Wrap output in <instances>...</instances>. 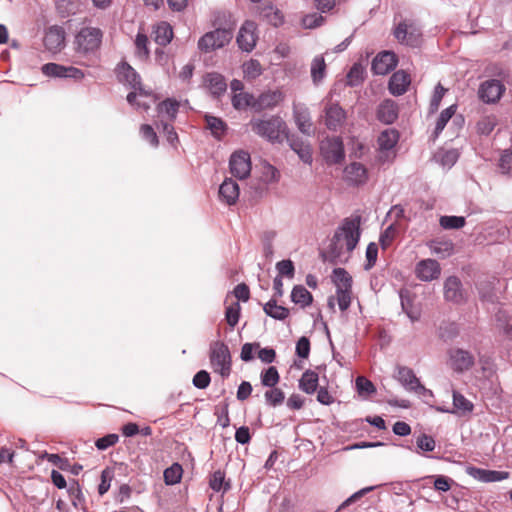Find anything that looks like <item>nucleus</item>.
I'll return each instance as SVG.
<instances>
[{
  "mask_svg": "<svg viewBox=\"0 0 512 512\" xmlns=\"http://www.w3.org/2000/svg\"><path fill=\"white\" fill-rule=\"evenodd\" d=\"M66 33L62 26L53 25L47 28L43 43L45 48L52 53L61 51L65 46Z\"/></svg>",
  "mask_w": 512,
  "mask_h": 512,
  "instance_id": "f3484780",
  "label": "nucleus"
},
{
  "mask_svg": "<svg viewBox=\"0 0 512 512\" xmlns=\"http://www.w3.org/2000/svg\"><path fill=\"white\" fill-rule=\"evenodd\" d=\"M497 125V118L494 115L482 117L477 123V131L482 135H489Z\"/></svg>",
  "mask_w": 512,
  "mask_h": 512,
  "instance_id": "37998d69",
  "label": "nucleus"
},
{
  "mask_svg": "<svg viewBox=\"0 0 512 512\" xmlns=\"http://www.w3.org/2000/svg\"><path fill=\"white\" fill-rule=\"evenodd\" d=\"M363 73L361 65L354 64L347 75L349 85H358L363 80Z\"/></svg>",
  "mask_w": 512,
  "mask_h": 512,
  "instance_id": "0e129e2a",
  "label": "nucleus"
},
{
  "mask_svg": "<svg viewBox=\"0 0 512 512\" xmlns=\"http://www.w3.org/2000/svg\"><path fill=\"white\" fill-rule=\"evenodd\" d=\"M431 250L434 254L439 255L441 257H448L453 252V244L451 242H433L431 245Z\"/></svg>",
  "mask_w": 512,
  "mask_h": 512,
  "instance_id": "5fc2aeb1",
  "label": "nucleus"
},
{
  "mask_svg": "<svg viewBox=\"0 0 512 512\" xmlns=\"http://www.w3.org/2000/svg\"><path fill=\"white\" fill-rule=\"evenodd\" d=\"M474 364L473 355L460 348H451L448 351V365L456 372L469 370Z\"/></svg>",
  "mask_w": 512,
  "mask_h": 512,
  "instance_id": "4468645a",
  "label": "nucleus"
},
{
  "mask_svg": "<svg viewBox=\"0 0 512 512\" xmlns=\"http://www.w3.org/2000/svg\"><path fill=\"white\" fill-rule=\"evenodd\" d=\"M326 75V63L324 57L318 55L311 62V78L315 85H318Z\"/></svg>",
  "mask_w": 512,
  "mask_h": 512,
  "instance_id": "c9c22d12",
  "label": "nucleus"
},
{
  "mask_svg": "<svg viewBox=\"0 0 512 512\" xmlns=\"http://www.w3.org/2000/svg\"><path fill=\"white\" fill-rule=\"evenodd\" d=\"M258 41V30L255 22L246 20L239 29L236 42L243 52H251Z\"/></svg>",
  "mask_w": 512,
  "mask_h": 512,
  "instance_id": "9b49d317",
  "label": "nucleus"
},
{
  "mask_svg": "<svg viewBox=\"0 0 512 512\" xmlns=\"http://www.w3.org/2000/svg\"><path fill=\"white\" fill-rule=\"evenodd\" d=\"M324 17L318 13L308 14L303 17L302 24L307 29H313L323 24Z\"/></svg>",
  "mask_w": 512,
  "mask_h": 512,
  "instance_id": "e2e57ef3",
  "label": "nucleus"
},
{
  "mask_svg": "<svg viewBox=\"0 0 512 512\" xmlns=\"http://www.w3.org/2000/svg\"><path fill=\"white\" fill-rule=\"evenodd\" d=\"M320 151L329 165L339 164L345 158L344 145L340 137H328L322 140Z\"/></svg>",
  "mask_w": 512,
  "mask_h": 512,
  "instance_id": "6e6552de",
  "label": "nucleus"
},
{
  "mask_svg": "<svg viewBox=\"0 0 512 512\" xmlns=\"http://www.w3.org/2000/svg\"><path fill=\"white\" fill-rule=\"evenodd\" d=\"M397 65V58L393 52L384 51L379 53L372 62V70L375 74L386 75Z\"/></svg>",
  "mask_w": 512,
  "mask_h": 512,
  "instance_id": "412c9836",
  "label": "nucleus"
},
{
  "mask_svg": "<svg viewBox=\"0 0 512 512\" xmlns=\"http://www.w3.org/2000/svg\"><path fill=\"white\" fill-rule=\"evenodd\" d=\"M499 167L503 173L512 174V152L504 151L500 157Z\"/></svg>",
  "mask_w": 512,
  "mask_h": 512,
  "instance_id": "774afa93",
  "label": "nucleus"
},
{
  "mask_svg": "<svg viewBox=\"0 0 512 512\" xmlns=\"http://www.w3.org/2000/svg\"><path fill=\"white\" fill-rule=\"evenodd\" d=\"M318 381V374L315 371L307 370L299 380V388L307 394H313L317 390Z\"/></svg>",
  "mask_w": 512,
  "mask_h": 512,
  "instance_id": "473e14b6",
  "label": "nucleus"
},
{
  "mask_svg": "<svg viewBox=\"0 0 512 512\" xmlns=\"http://www.w3.org/2000/svg\"><path fill=\"white\" fill-rule=\"evenodd\" d=\"M346 111L339 103L328 101L324 106V124L331 131H338L346 122Z\"/></svg>",
  "mask_w": 512,
  "mask_h": 512,
  "instance_id": "9d476101",
  "label": "nucleus"
},
{
  "mask_svg": "<svg viewBox=\"0 0 512 512\" xmlns=\"http://www.w3.org/2000/svg\"><path fill=\"white\" fill-rule=\"evenodd\" d=\"M113 478V472L110 469H104L101 473V482L98 486V492L100 495H104L110 488L111 481Z\"/></svg>",
  "mask_w": 512,
  "mask_h": 512,
  "instance_id": "338daca9",
  "label": "nucleus"
},
{
  "mask_svg": "<svg viewBox=\"0 0 512 512\" xmlns=\"http://www.w3.org/2000/svg\"><path fill=\"white\" fill-rule=\"evenodd\" d=\"M378 256V246L371 242L366 248V264L364 266L365 270H370L376 263Z\"/></svg>",
  "mask_w": 512,
  "mask_h": 512,
  "instance_id": "680f3d73",
  "label": "nucleus"
},
{
  "mask_svg": "<svg viewBox=\"0 0 512 512\" xmlns=\"http://www.w3.org/2000/svg\"><path fill=\"white\" fill-rule=\"evenodd\" d=\"M356 388L359 395L362 396L371 395L376 391L374 384L363 376H358L356 378Z\"/></svg>",
  "mask_w": 512,
  "mask_h": 512,
  "instance_id": "603ef678",
  "label": "nucleus"
},
{
  "mask_svg": "<svg viewBox=\"0 0 512 512\" xmlns=\"http://www.w3.org/2000/svg\"><path fill=\"white\" fill-rule=\"evenodd\" d=\"M249 126L256 135L271 143H282L288 138L287 124L278 115L269 118H253Z\"/></svg>",
  "mask_w": 512,
  "mask_h": 512,
  "instance_id": "7ed1b4c3",
  "label": "nucleus"
},
{
  "mask_svg": "<svg viewBox=\"0 0 512 512\" xmlns=\"http://www.w3.org/2000/svg\"><path fill=\"white\" fill-rule=\"evenodd\" d=\"M117 75L119 81L129 85L133 91L127 95V101L130 105L148 110L155 101L151 92L146 91L140 82L137 72L127 63L118 66Z\"/></svg>",
  "mask_w": 512,
  "mask_h": 512,
  "instance_id": "f03ea898",
  "label": "nucleus"
},
{
  "mask_svg": "<svg viewBox=\"0 0 512 512\" xmlns=\"http://www.w3.org/2000/svg\"><path fill=\"white\" fill-rule=\"evenodd\" d=\"M331 278L336 290H352V277L344 268H335Z\"/></svg>",
  "mask_w": 512,
  "mask_h": 512,
  "instance_id": "7c9ffc66",
  "label": "nucleus"
},
{
  "mask_svg": "<svg viewBox=\"0 0 512 512\" xmlns=\"http://www.w3.org/2000/svg\"><path fill=\"white\" fill-rule=\"evenodd\" d=\"M352 299V290H336V300L341 311H346Z\"/></svg>",
  "mask_w": 512,
  "mask_h": 512,
  "instance_id": "052dcab7",
  "label": "nucleus"
},
{
  "mask_svg": "<svg viewBox=\"0 0 512 512\" xmlns=\"http://www.w3.org/2000/svg\"><path fill=\"white\" fill-rule=\"evenodd\" d=\"M211 381L210 375L207 371L201 370L193 377V385L198 389H205L209 386Z\"/></svg>",
  "mask_w": 512,
  "mask_h": 512,
  "instance_id": "69168bd1",
  "label": "nucleus"
},
{
  "mask_svg": "<svg viewBox=\"0 0 512 512\" xmlns=\"http://www.w3.org/2000/svg\"><path fill=\"white\" fill-rule=\"evenodd\" d=\"M240 194L238 184L232 178H226L219 187V198L227 205H234Z\"/></svg>",
  "mask_w": 512,
  "mask_h": 512,
  "instance_id": "a878e982",
  "label": "nucleus"
},
{
  "mask_svg": "<svg viewBox=\"0 0 512 512\" xmlns=\"http://www.w3.org/2000/svg\"><path fill=\"white\" fill-rule=\"evenodd\" d=\"M276 269L279 273L278 276L282 278V276H285L287 278L292 279L294 277V264L291 260H281L276 264Z\"/></svg>",
  "mask_w": 512,
  "mask_h": 512,
  "instance_id": "13d9d810",
  "label": "nucleus"
},
{
  "mask_svg": "<svg viewBox=\"0 0 512 512\" xmlns=\"http://www.w3.org/2000/svg\"><path fill=\"white\" fill-rule=\"evenodd\" d=\"M255 97L249 93L240 92L232 97V105L240 110L247 107L254 109Z\"/></svg>",
  "mask_w": 512,
  "mask_h": 512,
  "instance_id": "79ce46f5",
  "label": "nucleus"
},
{
  "mask_svg": "<svg viewBox=\"0 0 512 512\" xmlns=\"http://www.w3.org/2000/svg\"><path fill=\"white\" fill-rule=\"evenodd\" d=\"M263 73V68L258 60L250 59L243 64L244 78L254 80Z\"/></svg>",
  "mask_w": 512,
  "mask_h": 512,
  "instance_id": "ea45409f",
  "label": "nucleus"
},
{
  "mask_svg": "<svg viewBox=\"0 0 512 512\" xmlns=\"http://www.w3.org/2000/svg\"><path fill=\"white\" fill-rule=\"evenodd\" d=\"M440 225L444 229H459L465 225V218L462 216H442Z\"/></svg>",
  "mask_w": 512,
  "mask_h": 512,
  "instance_id": "3c124183",
  "label": "nucleus"
},
{
  "mask_svg": "<svg viewBox=\"0 0 512 512\" xmlns=\"http://www.w3.org/2000/svg\"><path fill=\"white\" fill-rule=\"evenodd\" d=\"M375 488H376V486H368V487L362 488V489L358 490L357 492L353 493L351 496H349L345 501H343L341 503V505L337 509V512L358 502L362 497H364L369 492L373 491Z\"/></svg>",
  "mask_w": 512,
  "mask_h": 512,
  "instance_id": "c03bdc74",
  "label": "nucleus"
},
{
  "mask_svg": "<svg viewBox=\"0 0 512 512\" xmlns=\"http://www.w3.org/2000/svg\"><path fill=\"white\" fill-rule=\"evenodd\" d=\"M204 83L211 94L219 96L226 91L227 84L224 77L219 73H208L204 78Z\"/></svg>",
  "mask_w": 512,
  "mask_h": 512,
  "instance_id": "c85d7f7f",
  "label": "nucleus"
},
{
  "mask_svg": "<svg viewBox=\"0 0 512 512\" xmlns=\"http://www.w3.org/2000/svg\"><path fill=\"white\" fill-rule=\"evenodd\" d=\"M293 117L299 131L306 135L313 133L309 109L304 104H294Z\"/></svg>",
  "mask_w": 512,
  "mask_h": 512,
  "instance_id": "4be33fe9",
  "label": "nucleus"
},
{
  "mask_svg": "<svg viewBox=\"0 0 512 512\" xmlns=\"http://www.w3.org/2000/svg\"><path fill=\"white\" fill-rule=\"evenodd\" d=\"M153 33L155 42L161 46L168 45L173 38L172 26L165 21L156 24Z\"/></svg>",
  "mask_w": 512,
  "mask_h": 512,
  "instance_id": "c756f323",
  "label": "nucleus"
},
{
  "mask_svg": "<svg viewBox=\"0 0 512 512\" xmlns=\"http://www.w3.org/2000/svg\"><path fill=\"white\" fill-rule=\"evenodd\" d=\"M369 179V172L367 167L357 161H352L347 164L343 169V180L349 186H363Z\"/></svg>",
  "mask_w": 512,
  "mask_h": 512,
  "instance_id": "f8f14e48",
  "label": "nucleus"
},
{
  "mask_svg": "<svg viewBox=\"0 0 512 512\" xmlns=\"http://www.w3.org/2000/svg\"><path fill=\"white\" fill-rule=\"evenodd\" d=\"M263 310L268 316L276 320H284L289 315V310L283 306L277 305L276 300L273 299L264 305Z\"/></svg>",
  "mask_w": 512,
  "mask_h": 512,
  "instance_id": "4c0bfd02",
  "label": "nucleus"
},
{
  "mask_svg": "<svg viewBox=\"0 0 512 512\" xmlns=\"http://www.w3.org/2000/svg\"><path fill=\"white\" fill-rule=\"evenodd\" d=\"M240 304L238 302H234L232 305L228 306L225 311V318L227 323L233 328L237 325L240 317Z\"/></svg>",
  "mask_w": 512,
  "mask_h": 512,
  "instance_id": "864d4df0",
  "label": "nucleus"
},
{
  "mask_svg": "<svg viewBox=\"0 0 512 512\" xmlns=\"http://www.w3.org/2000/svg\"><path fill=\"white\" fill-rule=\"evenodd\" d=\"M180 103L174 99H166L161 102L157 111L159 116L163 119L166 118L168 121L172 122L178 113Z\"/></svg>",
  "mask_w": 512,
  "mask_h": 512,
  "instance_id": "2f4dec72",
  "label": "nucleus"
},
{
  "mask_svg": "<svg viewBox=\"0 0 512 512\" xmlns=\"http://www.w3.org/2000/svg\"><path fill=\"white\" fill-rule=\"evenodd\" d=\"M224 473L221 471H216L213 473L210 479V487L212 490L219 492L221 490L226 491L229 485L225 483Z\"/></svg>",
  "mask_w": 512,
  "mask_h": 512,
  "instance_id": "bf43d9fd",
  "label": "nucleus"
},
{
  "mask_svg": "<svg viewBox=\"0 0 512 512\" xmlns=\"http://www.w3.org/2000/svg\"><path fill=\"white\" fill-rule=\"evenodd\" d=\"M414 273L420 281L431 282L440 277L441 266L434 259H423L416 263Z\"/></svg>",
  "mask_w": 512,
  "mask_h": 512,
  "instance_id": "2eb2a0df",
  "label": "nucleus"
},
{
  "mask_svg": "<svg viewBox=\"0 0 512 512\" xmlns=\"http://www.w3.org/2000/svg\"><path fill=\"white\" fill-rule=\"evenodd\" d=\"M399 140V133L396 129L388 128L380 133L377 139L378 155L377 161L381 164H391L396 158V144Z\"/></svg>",
  "mask_w": 512,
  "mask_h": 512,
  "instance_id": "39448f33",
  "label": "nucleus"
},
{
  "mask_svg": "<svg viewBox=\"0 0 512 512\" xmlns=\"http://www.w3.org/2000/svg\"><path fill=\"white\" fill-rule=\"evenodd\" d=\"M434 158L443 168L450 169L457 162L459 153L456 149H442L435 154Z\"/></svg>",
  "mask_w": 512,
  "mask_h": 512,
  "instance_id": "72a5a7b5",
  "label": "nucleus"
},
{
  "mask_svg": "<svg viewBox=\"0 0 512 512\" xmlns=\"http://www.w3.org/2000/svg\"><path fill=\"white\" fill-rule=\"evenodd\" d=\"M505 91L501 81L491 79L484 81L478 90L479 98L485 103H496Z\"/></svg>",
  "mask_w": 512,
  "mask_h": 512,
  "instance_id": "a211bd4d",
  "label": "nucleus"
},
{
  "mask_svg": "<svg viewBox=\"0 0 512 512\" xmlns=\"http://www.w3.org/2000/svg\"><path fill=\"white\" fill-rule=\"evenodd\" d=\"M260 16L271 25L277 27L283 23V15L273 5H265L259 11Z\"/></svg>",
  "mask_w": 512,
  "mask_h": 512,
  "instance_id": "f704fd0d",
  "label": "nucleus"
},
{
  "mask_svg": "<svg viewBox=\"0 0 512 512\" xmlns=\"http://www.w3.org/2000/svg\"><path fill=\"white\" fill-rule=\"evenodd\" d=\"M229 168L234 177L246 179L251 172L250 154L243 150L234 152L229 160Z\"/></svg>",
  "mask_w": 512,
  "mask_h": 512,
  "instance_id": "ddd939ff",
  "label": "nucleus"
},
{
  "mask_svg": "<svg viewBox=\"0 0 512 512\" xmlns=\"http://www.w3.org/2000/svg\"><path fill=\"white\" fill-rule=\"evenodd\" d=\"M207 127L211 130L212 134L220 138L225 131V123L217 117L206 115Z\"/></svg>",
  "mask_w": 512,
  "mask_h": 512,
  "instance_id": "a18cd8bd",
  "label": "nucleus"
},
{
  "mask_svg": "<svg viewBox=\"0 0 512 512\" xmlns=\"http://www.w3.org/2000/svg\"><path fill=\"white\" fill-rule=\"evenodd\" d=\"M289 142L290 148L298 155V157L306 164H311L312 157V148L310 144L306 141H303L299 138H286Z\"/></svg>",
  "mask_w": 512,
  "mask_h": 512,
  "instance_id": "cd10ccee",
  "label": "nucleus"
},
{
  "mask_svg": "<svg viewBox=\"0 0 512 512\" xmlns=\"http://www.w3.org/2000/svg\"><path fill=\"white\" fill-rule=\"evenodd\" d=\"M284 99V94L280 90L266 91L255 98L254 110L260 112L266 109L276 107Z\"/></svg>",
  "mask_w": 512,
  "mask_h": 512,
  "instance_id": "b1692460",
  "label": "nucleus"
},
{
  "mask_svg": "<svg viewBox=\"0 0 512 512\" xmlns=\"http://www.w3.org/2000/svg\"><path fill=\"white\" fill-rule=\"evenodd\" d=\"M398 117V106L395 101L385 99L377 109V118L385 124L393 123Z\"/></svg>",
  "mask_w": 512,
  "mask_h": 512,
  "instance_id": "bb28decb",
  "label": "nucleus"
},
{
  "mask_svg": "<svg viewBox=\"0 0 512 512\" xmlns=\"http://www.w3.org/2000/svg\"><path fill=\"white\" fill-rule=\"evenodd\" d=\"M455 112H456V105H451L441 112V114L439 115V117L437 119L436 126H435L434 133H433L435 138H437L439 136V134L443 131L447 122L452 118V116L455 114Z\"/></svg>",
  "mask_w": 512,
  "mask_h": 512,
  "instance_id": "a19ab883",
  "label": "nucleus"
},
{
  "mask_svg": "<svg viewBox=\"0 0 512 512\" xmlns=\"http://www.w3.org/2000/svg\"><path fill=\"white\" fill-rule=\"evenodd\" d=\"M466 473L472 478L484 483L499 482L509 477V473L506 471L487 470L474 466H468Z\"/></svg>",
  "mask_w": 512,
  "mask_h": 512,
  "instance_id": "aec40b11",
  "label": "nucleus"
},
{
  "mask_svg": "<svg viewBox=\"0 0 512 512\" xmlns=\"http://www.w3.org/2000/svg\"><path fill=\"white\" fill-rule=\"evenodd\" d=\"M291 300L301 307H306L311 304L313 297L304 286L296 285L291 292Z\"/></svg>",
  "mask_w": 512,
  "mask_h": 512,
  "instance_id": "e433bc0d",
  "label": "nucleus"
},
{
  "mask_svg": "<svg viewBox=\"0 0 512 512\" xmlns=\"http://www.w3.org/2000/svg\"><path fill=\"white\" fill-rule=\"evenodd\" d=\"M417 448L423 452H431L436 447V442L433 437L427 434H421L416 439Z\"/></svg>",
  "mask_w": 512,
  "mask_h": 512,
  "instance_id": "4d7b16f0",
  "label": "nucleus"
},
{
  "mask_svg": "<svg viewBox=\"0 0 512 512\" xmlns=\"http://www.w3.org/2000/svg\"><path fill=\"white\" fill-rule=\"evenodd\" d=\"M136 54L141 59H146L149 56L148 38L143 33H138L135 39Z\"/></svg>",
  "mask_w": 512,
  "mask_h": 512,
  "instance_id": "09e8293b",
  "label": "nucleus"
},
{
  "mask_svg": "<svg viewBox=\"0 0 512 512\" xmlns=\"http://www.w3.org/2000/svg\"><path fill=\"white\" fill-rule=\"evenodd\" d=\"M210 364L214 372L220 374L223 378H227L231 373V355L228 346L216 341L210 345L209 354Z\"/></svg>",
  "mask_w": 512,
  "mask_h": 512,
  "instance_id": "423d86ee",
  "label": "nucleus"
},
{
  "mask_svg": "<svg viewBox=\"0 0 512 512\" xmlns=\"http://www.w3.org/2000/svg\"><path fill=\"white\" fill-rule=\"evenodd\" d=\"M411 83L410 75L404 70L396 71L389 80L388 89L394 96L403 95Z\"/></svg>",
  "mask_w": 512,
  "mask_h": 512,
  "instance_id": "393cba45",
  "label": "nucleus"
},
{
  "mask_svg": "<svg viewBox=\"0 0 512 512\" xmlns=\"http://www.w3.org/2000/svg\"><path fill=\"white\" fill-rule=\"evenodd\" d=\"M183 469L178 463H173L170 467L166 468L163 473L164 482L166 485H175L182 479Z\"/></svg>",
  "mask_w": 512,
  "mask_h": 512,
  "instance_id": "58836bf2",
  "label": "nucleus"
},
{
  "mask_svg": "<svg viewBox=\"0 0 512 512\" xmlns=\"http://www.w3.org/2000/svg\"><path fill=\"white\" fill-rule=\"evenodd\" d=\"M266 402L271 406L280 405L284 399L285 395L282 390L278 388L272 387V389L267 390L264 394Z\"/></svg>",
  "mask_w": 512,
  "mask_h": 512,
  "instance_id": "6e6d98bb",
  "label": "nucleus"
},
{
  "mask_svg": "<svg viewBox=\"0 0 512 512\" xmlns=\"http://www.w3.org/2000/svg\"><path fill=\"white\" fill-rule=\"evenodd\" d=\"M232 38L233 33L230 29L217 28L205 33L198 40L197 46L201 52L210 53L228 45Z\"/></svg>",
  "mask_w": 512,
  "mask_h": 512,
  "instance_id": "0eeeda50",
  "label": "nucleus"
},
{
  "mask_svg": "<svg viewBox=\"0 0 512 512\" xmlns=\"http://www.w3.org/2000/svg\"><path fill=\"white\" fill-rule=\"evenodd\" d=\"M397 379L408 391L415 392L417 394H431V391L426 389L420 380L416 377L412 369L408 367H399L397 371Z\"/></svg>",
  "mask_w": 512,
  "mask_h": 512,
  "instance_id": "6ab92c4d",
  "label": "nucleus"
},
{
  "mask_svg": "<svg viewBox=\"0 0 512 512\" xmlns=\"http://www.w3.org/2000/svg\"><path fill=\"white\" fill-rule=\"evenodd\" d=\"M361 218L360 216H352L345 218L341 225L335 231L331 244V251L335 257H341L342 250L345 248L347 257L356 248L361 235Z\"/></svg>",
  "mask_w": 512,
  "mask_h": 512,
  "instance_id": "f257e3e1",
  "label": "nucleus"
},
{
  "mask_svg": "<svg viewBox=\"0 0 512 512\" xmlns=\"http://www.w3.org/2000/svg\"><path fill=\"white\" fill-rule=\"evenodd\" d=\"M279 382V373L274 366L269 367L261 374V383L266 387H274Z\"/></svg>",
  "mask_w": 512,
  "mask_h": 512,
  "instance_id": "8fccbe9b",
  "label": "nucleus"
},
{
  "mask_svg": "<svg viewBox=\"0 0 512 512\" xmlns=\"http://www.w3.org/2000/svg\"><path fill=\"white\" fill-rule=\"evenodd\" d=\"M453 406L462 413L471 412L473 409V404L457 391H453Z\"/></svg>",
  "mask_w": 512,
  "mask_h": 512,
  "instance_id": "de8ad7c7",
  "label": "nucleus"
},
{
  "mask_svg": "<svg viewBox=\"0 0 512 512\" xmlns=\"http://www.w3.org/2000/svg\"><path fill=\"white\" fill-rule=\"evenodd\" d=\"M397 235V227L395 224H390L380 235L379 243L382 249H387L391 246Z\"/></svg>",
  "mask_w": 512,
  "mask_h": 512,
  "instance_id": "49530a36",
  "label": "nucleus"
},
{
  "mask_svg": "<svg viewBox=\"0 0 512 512\" xmlns=\"http://www.w3.org/2000/svg\"><path fill=\"white\" fill-rule=\"evenodd\" d=\"M444 298L453 303H461L465 299L461 280L456 276L448 277L444 282Z\"/></svg>",
  "mask_w": 512,
  "mask_h": 512,
  "instance_id": "5701e85b",
  "label": "nucleus"
},
{
  "mask_svg": "<svg viewBox=\"0 0 512 512\" xmlns=\"http://www.w3.org/2000/svg\"><path fill=\"white\" fill-rule=\"evenodd\" d=\"M103 33L96 27H83L76 34L74 40L75 51L78 56L91 61L96 57L102 43Z\"/></svg>",
  "mask_w": 512,
  "mask_h": 512,
  "instance_id": "20e7f679",
  "label": "nucleus"
},
{
  "mask_svg": "<svg viewBox=\"0 0 512 512\" xmlns=\"http://www.w3.org/2000/svg\"><path fill=\"white\" fill-rule=\"evenodd\" d=\"M421 35V29L414 22H400L394 30V36L400 43L412 47L420 44Z\"/></svg>",
  "mask_w": 512,
  "mask_h": 512,
  "instance_id": "1a4fd4ad",
  "label": "nucleus"
},
{
  "mask_svg": "<svg viewBox=\"0 0 512 512\" xmlns=\"http://www.w3.org/2000/svg\"><path fill=\"white\" fill-rule=\"evenodd\" d=\"M44 75L57 78H73L80 80L84 78V72L73 66H63L57 63H47L41 68Z\"/></svg>",
  "mask_w": 512,
  "mask_h": 512,
  "instance_id": "dca6fc26",
  "label": "nucleus"
}]
</instances>
